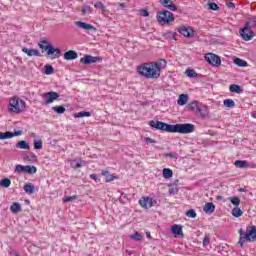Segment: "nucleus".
Listing matches in <instances>:
<instances>
[{
    "instance_id": "1",
    "label": "nucleus",
    "mask_w": 256,
    "mask_h": 256,
    "mask_svg": "<svg viewBox=\"0 0 256 256\" xmlns=\"http://www.w3.org/2000/svg\"><path fill=\"white\" fill-rule=\"evenodd\" d=\"M137 71L146 79H159L161 74H159V68L153 62L144 63L138 66Z\"/></svg>"
},
{
    "instance_id": "2",
    "label": "nucleus",
    "mask_w": 256,
    "mask_h": 256,
    "mask_svg": "<svg viewBox=\"0 0 256 256\" xmlns=\"http://www.w3.org/2000/svg\"><path fill=\"white\" fill-rule=\"evenodd\" d=\"M256 29V16H252L248 19L245 27L240 30V35L244 41H251L255 35Z\"/></svg>"
},
{
    "instance_id": "3",
    "label": "nucleus",
    "mask_w": 256,
    "mask_h": 256,
    "mask_svg": "<svg viewBox=\"0 0 256 256\" xmlns=\"http://www.w3.org/2000/svg\"><path fill=\"white\" fill-rule=\"evenodd\" d=\"M38 46L40 49L47 51V55H53V59H59L61 57V50L59 48H54L46 39L41 40L38 43Z\"/></svg>"
},
{
    "instance_id": "4",
    "label": "nucleus",
    "mask_w": 256,
    "mask_h": 256,
    "mask_svg": "<svg viewBox=\"0 0 256 256\" xmlns=\"http://www.w3.org/2000/svg\"><path fill=\"white\" fill-rule=\"evenodd\" d=\"M156 19L161 25H172V23H175V16L168 10L159 11Z\"/></svg>"
},
{
    "instance_id": "5",
    "label": "nucleus",
    "mask_w": 256,
    "mask_h": 256,
    "mask_svg": "<svg viewBox=\"0 0 256 256\" xmlns=\"http://www.w3.org/2000/svg\"><path fill=\"white\" fill-rule=\"evenodd\" d=\"M8 109L12 113H21L22 111H25V101L17 96L13 97L10 99Z\"/></svg>"
},
{
    "instance_id": "6",
    "label": "nucleus",
    "mask_w": 256,
    "mask_h": 256,
    "mask_svg": "<svg viewBox=\"0 0 256 256\" xmlns=\"http://www.w3.org/2000/svg\"><path fill=\"white\" fill-rule=\"evenodd\" d=\"M195 131V126L193 124H174L172 125V133H181L182 135H187Z\"/></svg>"
},
{
    "instance_id": "7",
    "label": "nucleus",
    "mask_w": 256,
    "mask_h": 256,
    "mask_svg": "<svg viewBox=\"0 0 256 256\" xmlns=\"http://www.w3.org/2000/svg\"><path fill=\"white\" fill-rule=\"evenodd\" d=\"M150 127L158 129L159 131H166V133H173V124H167L161 121L151 120L149 122Z\"/></svg>"
},
{
    "instance_id": "8",
    "label": "nucleus",
    "mask_w": 256,
    "mask_h": 256,
    "mask_svg": "<svg viewBox=\"0 0 256 256\" xmlns=\"http://www.w3.org/2000/svg\"><path fill=\"white\" fill-rule=\"evenodd\" d=\"M205 61L212 65V67H220L221 66V58L217 56V54L208 53L205 55Z\"/></svg>"
},
{
    "instance_id": "9",
    "label": "nucleus",
    "mask_w": 256,
    "mask_h": 256,
    "mask_svg": "<svg viewBox=\"0 0 256 256\" xmlns=\"http://www.w3.org/2000/svg\"><path fill=\"white\" fill-rule=\"evenodd\" d=\"M15 172L16 173H28V175H33L34 173H37V167L35 166H23L21 164H18L15 166Z\"/></svg>"
},
{
    "instance_id": "10",
    "label": "nucleus",
    "mask_w": 256,
    "mask_h": 256,
    "mask_svg": "<svg viewBox=\"0 0 256 256\" xmlns=\"http://www.w3.org/2000/svg\"><path fill=\"white\" fill-rule=\"evenodd\" d=\"M42 99L44 100L45 105H51V103L59 99V93L53 91L46 92L42 94Z\"/></svg>"
},
{
    "instance_id": "11",
    "label": "nucleus",
    "mask_w": 256,
    "mask_h": 256,
    "mask_svg": "<svg viewBox=\"0 0 256 256\" xmlns=\"http://www.w3.org/2000/svg\"><path fill=\"white\" fill-rule=\"evenodd\" d=\"M97 61H101V58L91 55H85L83 58L80 59V63H83L84 65H91L93 63H97Z\"/></svg>"
},
{
    "instance_id": "12",
    "label": "nucleus",
    "mask_w": 256,
    "mask_h": 256,
    "mask_svg": "<svg viewBox=\"0 0 256 256\" xmlns=\"http://www.w3.org/2000/svg\"><path fill=\"white\" fill-rule=\"evenodd\" d=\"M20 135H23V131L17 130L15 132H1L0 133V139H13V137H19Z\"/></svg>"
},
{
    "instance_id": "13",
    "label": "nucleus",
    "mask_w": 256,
    "mask_h": 256,
    "mask_svg": "<svg viewBox=\"0 0 256 256\" xmlns=\"http://www.w3.org/2000/svg\"><path fill=\"white\" fill-rule=\"evenodd\" d=\"M178 33H180L184 37H188V38H191V37H193V35H195V31L190 26H188V27H186V26L180 27L178 29Z\"/></svg>"
},
{
    "instance_id": "14",
    "label": "nucleus",
    "mask_w": 256,
    "mask_h": 256,
    "mask_svg": "<svg viewBox=\"0 0 256 256\" xmlns=\"http://www.w3.org/2000/svg\"><path fill=\"white\" fill-rule=\"evenodd\" d=\"M75 25L76 27H79V29H83L84 31H97V28H95V26L82 21H76Z\"/></svg>"
},
{
    "instance_id": "15",
    "label": "nucleus",
    "mask_w": 256,
    "mask_h": 256,
    "mask_svg": "<svg viewBox=\"0 0 256 256\" xmlns=\"http://www.w3.org/2000/svg\"><path fill=\"white\" fill-rule=\"evenodd\" d=\"M95 9H99L101 15L104 17H107L109 15V10L107 9V6H104L103 2L98 1L94 4Z\"/></svg>"
},
{
    "instance_id": "16",
    "label": "nucleus",
    "mask_w": 256,
    "mask_h": 256,
    "mask_svg": "<svg viewBox=\"0 0 256 256\" xmlns=\"http://www.w3.org/2000/svg\"><path fill=\"white\" fill-rule=\"evenodd\" d=\"M239 233H240V239H239L238 245H240V247H243V244L245 243V241H251V239H249L248 230L244 232L243 229H240Z\"/></svg>"
},
{
    "instance_id": "17",
    "label": "nucleus",
    "mask_w": 256,
    "mask_h": 256,
    "mask_svg": "<svg viewBox=\"0 0 256 256\" xmlns=\"http://www.w3.org/2000/svg\"><path fill=\"white\" fill-rule=\"evenodd\" d=\"M159 3H161L163 7H166V9H169V11L177 10V5H175L171 0H159Z\"/></svg>"
},
{
    "instance_id": "18",
    "label": "nucleus",
    "mask_w": 256,
    "mask_h": 256,
    "mask_svg": "<svg viewBox=\"0 0 256 256\" xmlns=\"http://www.w3.org/2000/svg\"><path fill=\"white\" fill-rule=\"evenodd\" d=\"M139 203L144 209H151V207H153V198L145 197L139 200Z\"/></svg>"
},
{
    "instance_id": "19",
    "label": "nucleus",
    "mask_w": 256,
    "mask_h": 256,
    "mask_svg": "<svg viewBox=\"0 0 256 256\" xmlns=\"http://www.w3.org/2000/svg\"><path fill=\"white\" fill-rule=\"evenodd\" d=\"M22 52L26 53V55H28V57H41V53L39 52V50L36 49H29L27 47H23L22 48Z\"/></svg>"
},
{
    "instance_id": "20",
    "label": "nucleus",
    "mask_w": 256,
    "mask_h": 256,
    "mask_svg": "<svg viewBox=\"0 0 256 256\" xmlns=\"http://www.w3.org/2000/svg\"><path fill=\"white\" fill-rule=\"evenodd\" d=\"M171 231L174 237H183V227H181V225H177V224L172 225Z\"/></svg>"
},
{
    "instance_id": "21",
    "label": "nucleus",
    "mask_w": 256,
    "mask_h": 256,
    "mask_svg": "<svg viewBox=\"0 0 256 256\" xmlns=\"http://www.w3.org/2000/svg\"><path fill=\"white\" fill-rule=\"evenodd\" d=\"M77 57V52L73 50H69L64 54V59H66V61H73V59H77Z\"/></svg>"
},
{
    "instance_id": "22",
    "label": "nucleus",
    "mask_w": 256,
    "mask_h": 256,
    "mask_svg": "<svg viewBox=\"0 0 256 256\" xmlns=\"http://www.w3.org/2000/svg\"><path fill=\"white\" fill-rule=\"evenodd\" d=\"M234 165L238 169H247V167H249V162L245 160H236Z\"/></svg>"
},
{
    "instance_id": "23",
    "label": "nucleus",
    "mask_w": 256,
    "mask_h": 256,
    "mask_svg": "<svg viewBox=\"0 0 256 256\" xmlns=\"http://www.w3.org/2000/svg\"><path fill=\"white\" fill-rule=\"evenodd\" d=\"M154 65H156V67L159 69V74L161 75V69H165V67H167V61H165L164 59H160L156 62H152Z\"/></svg>"
},
{
    "instance_id": "24",
    "label": "nucleus",
    "mask_w": 256,
    "mask_h": 256,
    "mask_svg": "<svg viewBox=\"0 0 256 256\" xmlns=\"http://www.w3.org/2000/svg\"><path fill=\"white\" fill-rule=\"evenodd\" d=\"M16 148L17 149H26L29 150L31 149V145H29V143L25 140H21L19 142L16 143Z\"/></svg>"
},
{
    "instance_id": "25",
    "label": "nucleus",
    "mask_w": 256,
    "mask_h": 256,
    "mask_svg": "<svg viewBox=\"0 0 256 256\" xmlns=\"http://www.w3.org/2000/svg\"><path fill=\"white\" fill-rule=\"evenodd\" d=\"M196 113H200L201 117H207L209 115V108L207 106L197 107Z\"/></svg>"
},
{
    "instance_id": "26",
    "label": "nucleus",
    "mask_w": 256,
    "mask_h": 256,
    "mask_svg": "<svg viewBox=\"0 0 256 256\" xmlns=\"http://www.w3.org/2000/svg\"><path fill=\"white\" fill-rule=\"evenodd\" d=\"M203 211L205 213H214L215 212V204L208 202L205 204V206L203 207Z\"/></svg>"
},
{
    "instance_id": "27",
    "label": "nucleus",
    "mask_w": 256,
    "mask_h": 256,
    "mask_svg": "<svg viewBox=\"0 0 256 256\" xmlns=\"http://www.w3.org/2000/svg\"><path fill=\"white\" fill-rule=\"evenodd\" d=\"M189 101V95L187 94H181L178 98V105H187V102Z\"/></svg>"
},
{
    "instance_id": "28",
    "label": "nucleus",
    "mask_w": 256,
    "mask_h": 256,
    "mask_svg": "<svg viewBox=\"0 0 256 256\" xmlns=\"http://www.w3.org/2000/svg\"><path fill=\"white\" fill-rule=\"evenodd\" d=\"M24 191L25 193H28V195H33V193H35V185L31 183L25 184Z\"/></svg>"
},
{
    "instance_id": "29",
    "label": "nucleus",
    "mask_w": 256,
    "mask_h": 256,
    "mask_svg": "<svg viewBox=\"0 0 256 256\" xmlns=\"http://www.w3.org/2000/svg\"><path fill=\"white\" fill-rule=\"evenodd\" d=\"M248 239H250V241H255V239H256L255 226L248 228Z\"/></svg>"
},
{
    "instance_id": "30",
    "label": "nucleus",
    "mask_w": 256,
    "mask_h": 256,
    "mask_svg": "<svg viewBox=\"0 0 256 256\" xmlns=\"http://www.w3.org/2000/svg\"><path fill=\"white\" fill-rule=\"evenodd\" d=\"M10 211H12L15 214L19 213L21 211V204H19V202H14L10 206Z\"/></svg>"
},
{
    "instance_id": "31",
    "label": "nucleus",
    "mask_w": 256,
    "mask_h": 256,
    "mask_svg": "<svg viewBox=\"0 0 256 256\" xmlns=\"http://www.w3.org/2000/svg\"><path fill=\"white\" fill-rule=\"evenodd\" d=\"M163 177L165 179H171L173 177V170L169 168H164L163 169Z\"/></svg>"
},
{
    "instance_id": "32",
    "label": "nucleus",
    "mask_w": 256,
    "mask_h": 256,
    "mask_svg": "<svg viewBox=\"0 0 256 256\" xmlns=\"http://www.w3.org/2000/svg\"><path fill=\"white\" fill-rule=\"evenodd\" d=\"M102 175L105 177L106 183H109L115 179V175L109 174V171H102Z\"/></svg>"
},
{
    "instance_id": "33",
    "label": "nucleus",
    "mask_w": 256,
    "mask_h": 256,
    "mask_svg": "<svg viewBox=\"0 0 256 256\" xmlns=\"http://www.w3.org/2000/svg\"><path fill=\"white\" fill-rule=\"evenodd\" d=\"M232 215H233V217H241L243 215V211L241 208H239V206L234 207L232 209Z\"/></svg>"
},
{
    "instance_id": "34",
    "label": "nucleus",
    "mask_w": 256,
    "mask_h": 256,
    "mask_svg": "<svg viewBox=\"0 0 256 256\" xmlns=\"http://www.w3.org/2000/svg\"><path fill=\"white\" fill-rule=\"evenodd\" d=\"M229 91L231 93H241V86L237 85V84H232L229 87Z\"/></svg>"
},
{
    "instance_id": "35",
    "label": "nucleus",
    "mask_w": 256,
    "mask_h": 256,
    "mask_svg": "<svg viewBox=\"0 0 256 256\" xmlns=\"http://www.w3.org/2000/svg\"><path fill=\"white\" fill-rule=\"evenodd\" d=\"M81 13H82V15L91 14V13H93V9H91V6H89V5H84V6H82Z\"/></svg>"
},
{
    "instance_id": "36",
    "label": "nucleus",
    "mask_w": 256,
    "mask_h": 256,
    "mask_svg": "<svg viewBox=\"0 0 256 256\" xmlns=\"http://www.w3.org/2000/svg\"><path fill=\"white\" fill-rule=\"evenodd\" d=\"M235 65H238V67H247V61L241 59V58H236L234 59Z\"/></svg>"
},
{
    "instance_id": "37",
    "label": "nucleus",
    "mask_w": 256,
    "mask_h": 256,
    "mask_svg": "<svg viewBox=\"0 0 256 256\" xmlns=\"http://www.w3.org/2000/svg\"><path fill=\"white\" fill-rule=\"evenodd\" d=\"M228 201H230L232 205H235V207H239V205H241V199H239V197H230L228 198Z\"/></svg>"
},
{
    "instance_id": "38",
    "label": "nucleus",
    "mask_w": 256,
    "mask_h": 256,
    "mask_svg": "<svg viewBox=\"0 0 256 256\" xmlns=\"http://www.w3.org/2000/svg\"><path fill=\"white\" fill-rule=\"evenodd\" d=\"M0 187H5L6 189L11 187V180L9 178L2 179L0 181Z\"/></svg>"
},
{
    "instance_id": "39",
    "label": "nucleus",
    "mask_w": 256,
    "mask_h": 256,
    "mask_svg": "<svg viewBox=\"0 0 256 256\" xmlns=\"http://www.w3.org/2000/svg\"><path fill=\"white\" fill-rule=\"evenodd\" d=\"M130 239H133V241H142L143 235L139 234V232H135L134 234L130 235Z\"/></svg>"
},
{
    "instance_id": "40",
    "label": "nucleus",
    "mask_w": 256,
    "mask_h": 256,
    "mask_svg": "<svg viewBox=\"0 0 256 256\" xmlns=\"http://www.w3.org/2000/svg\"><path fill=\"white\" fill-rule=\"evenodd\" d=\"M74 117H76V118L91 117V112L81 111V112L76 113V114L74 115Z\"/></svg>"
},
{
    "instance_id": "41",
    "label": "nucleus",
    "mask_w": 256,
    "mask_h": 256,
    "mask_svg": "<svg viewBox=\"0 0 256 256\" xmlns=\"http://www.w3.org/2000/svg\"><path fill=\"white\" fill-rule=\"evenodd\" d=\"M224 106L231 109V108L235 107V101H233L232 99H225Z\"/></svg>"
},
{
    "instance_id": "42",
    "label": "nucleus",
    "mask_w": 256,
    "mask_h": 256,
    "mask_svg": "<svg viewBox=\"0 0 256 256\" xmlns=\"http://www.w3.org/2000/svg\"><path fill=\"white\" fill-rule=\"evenodd\" d=\"M71 167L73 169H81V167H83V164H81V162H78L77 160H72Z\"/></svg>"
},
{
    "instance_id": "43",
    "label": "nucleus",
    "mask_w": 256,
    "mask_h": 256,
    "mask_svg": "<svg viewBox=\"0 0 256 256\" xmlns=\"http://www.w3.org/2000/svg\"><path fill=\"white\" fill-rule=\"evenodd\" d=\"M211 243V236L209 234H205L203 239V247L207 248V245Z\"/></svg>"
},
{
    "instance_id": "44",
    "label": "nucleus",
    "mask_w": 256,
    "mask_h": 256,
    "mask_svg": "<svg viewBox=\"0 0 256 256\" xmlns=\"http://www.w3.org/2000/svg\"><path fill=\"white\" fill-rule=\"evenodd\" d=\"M55 69L51 65H46L45 66V74L46 75H53Z\"/></svg>"
},
{
    "instance_id": "45",
    "label": "nucleus",
    "mask_w": 256,
    "mask_h": 256,
    "mask_svg": "<svg viewBox=\"0 0 256 256\" xmlns=\"http://www.w3.org/2000/svg\"><path fill=\"white\" fill-rule=\"evenodd\" d=\"M52 109H53V111H55L56 113H58L60 115L65 113V107H63V106H54Z\"/></svg>"
},
{
    "instance_id": "46",
    "label": "nucleus",
    "mask_w": 256,
    "mask_h": 256,
    "mask_svg": "<svg viewBox=\"0 0 256 256\" xmlns=\"http://www.w3.org/2000/svg\"><path fill=\"white\" fill-rule=\"evenodd\" d=\"M34 149H37V150L43 149V141L34 140Z\"/></svg>"
},
{
    "instance_id": "47",
    "label": "nucleus",
    "mask_w": 256,
    "mask_h": 256,
    "mask_svg": "<svg viewBox=\"0 0 256 256\" xmlns=\"http://www.w3.org/2000/svg\"><path fill=\"white\" fill-rule=\"evenodd\" d=\"M186 215L191 219H195V217H197V212H195L193 209H190L186 212Z\"/></svg>"
},
{
    "instance_id": "48",
    "label": "nucleus",
    "mask_w": 256,
    "mask_h": 256,
    "mask_svg": "<svg viewBox=\"0 0 256 256\" xmlns=\"http://www.w3.org/2000/svg\"><path fill=\"white\" fill-rule=\"evenodd\" d=\"M188 107H189L190 111H195V109H196V112H197V107H199V105L197 104V101H194L192 103H189Z\"/></svg>"
},
{
    "instance_id": "49",
    "label": "nucleus",
    "mask_w": 256,
    "mask_h": 256,
    "mask_svg": "<svg viewBox=\"0 0 256 256\" xmlns=\"http://www.w3.org/2000/svg\"><path fill=\"white\" fill-rule=\"evenodd\" d=\"M186 75L187 77H197V72H195V70H192V69H188L186 70Z\"/></svg>"
},
{
    "instance_id": "50",
    "label": "nucleus",
    "mask_w": 256,
    "mask_h": 256,
    "mask_svg": "<svg viewBox=\"0 0 256 256\" xmlns=\"http://www.w3.org/2000/svg\"><path fill=\"white\" fill-rule=\"evenodd\" d=\"M209 9H211L212 11H218L219 10V6L215 3V2H210L208 4Z\"/></svg>"
},
{
    "instance_id": "51",
    "label": "nucleus",
    "mask_w": 256,
    "mask_h": 256,
    "mask_svg": "<svg viewBox=\"0 0 256 256\" xmlns=\"http://www.w3.org/2000/svg\"><path fill=\"white\" fill-rule=\"evenodd\" d=\"M77 199V196H68L64 199V203H71V201H75Z\"/></svg>"
},
{
    "instance_id": "52",
    "label": "nucleus",
    "mask_w": 256,
    "mask_h": 256,
    "mask_svg": "<svg viewBox=\"0 0 256 256\" xmlns=\"http://www.w3.org/2000/svg\"><path fill=\"white\" fill-rule=\"evenodd\" d=\"M140 15H142V17H149V11H147V10H141V11H140Z\"/></svg>"
},
{
    "instance_id": "53",
    "label": "nucleus",
    "mask_w": 256,
    "mask_h": 256,
    "mask_svg": "<svg viewBox=\"0 0 256 256\" xmlns=\"http://www.w3.org/2000/svg\"><path fill=\"white\" fill-rule=\"evenodd\" d=\"M145 143H146L147 145H149V143H155V140H153V138L146 137V138H145Z\"/></svg>"
},
{
    "instance_id": "54",
    "label": "nucleus",
    "mask_w": 256,
    "mask_h": 256,
    "mask_svg": "<svg viewBox=\"0 0 256 256\" xmlns=\"http://www.w3.org/2000/svg\"><path fill=\"white\" fill-rule=\"evenodd\" d=\"M30 161H37V155L33 152H30Z\"/></svg>"
},
{
    "instance_id": "55",
    "label": "nucleus",
    "mask_w": 256,
    "mask_h": 256,
    "mask_svg": "<svg viewBox=\"0 0 256 256\" xmlns=\"http://www.w3.org/2000/svg\"><path fill=\"white\" fill-rule=\"evenodd\" d=\"M90 179H93L94 181H96V183L99 181V177L97 176V174H90Z\"/></svg>"
},
{
    "instance_id": "56",
    "label": "nucleus",
    "mask_w": 256,
    "mask_h": 256,
    "mask_svg": "<svg viewBox=\"0 0 256 256\" xmlns=\"http://www.w3.org/2000/svg\"><path fill=\"white\" fill-rule=\"evenodd\" d=\"M166 157H170L171 159H177V154L169 153V154L166 155Z\"/></svg>"
},
{
    "instance_id": "57",
    "label": "nucleus",
    "mask_w": 256,
    "mask_h": 256,
    "mask_svg": "<svg viewBox=\"0 0 256 256\" xmlns=\"http://www.w3.org/2000/svg\"><path fill=\"white\" fill-rule=\"evenodd\" d=\"M226 5H227V7H229V9L235 8V4L232 2H228Z\"/></svg>"
},
{
    "instance_id": "58",
    "label": "nucleus",
    "mask_w": 256,
    "mask_h": 256,
    "mask_svg": "<svg viewBox=\"0 0 256 256\" xmlns=\"http://www.w3.org/2000/svg\"><path fill=\"white\" fill-rule=\"evenodd\" d=\"M251 117H253L254 119H256V111H253V112L251 113Z\"/></svg>"
},
{
    "instance_id": "59",
    "label": "nucleus",
    "mask_w": 256,
    "mask_h": 256,
    "mask_svg": "<svg viewBox=\"0 0 256 256\" xmlns=\"http://www.w3.org/2000/svg\"><path fill=\"white\" fill-rule=\"evenodd\" d=\"M218 201H221V200H223V196H217V198H216Z\"/></svg>"
},
{
    "instance_id": "60",
    "label": "nucleus",
    "mask_w": 256,
    "mask_h": 256,
    "mask_svg": "<svg viewBox=\"0 0 256 256\" xmlns=\"http://www.w3.org/2000/svg\"><path fill=\"white\" fill-rule=\"evenodd\" d=\"M147 237H148V238H151V234H150V233H148V234H147Z\"/></svg>"
},
{
    "instance_id": "61",
    "label": "nucleus",
    "mask_w": 256,
    "mask_h": 256,
    "mask_svg": "<svg viewBox=\"0 0 256 256\" xmlns=\"http://www.w3.org/2000/svg\"><path fill=\"white\" fill-rule=\"evenodd\" d=\"M166 35L169 37V36H171V33H167Z\"/></svg>"
},
{
    "instance_id": "62",
    "label": "nucleus",
    "mask_w": 256,
    "mask_h": 256,
    "mask_svg": "<svg viewBox=\"0 0 256 256\" xmlns=\"http://www.w3.org/2000/svg\"><path fill=\"white\" fill-rule=\"evenodd\" d=\"M121 5V7H123V4H120Z\"/></svg>"
}]
</instances>
